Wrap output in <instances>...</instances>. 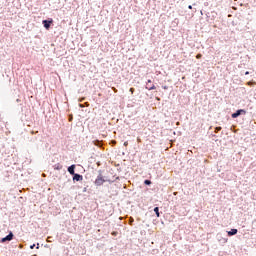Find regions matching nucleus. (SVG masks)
<instances>
[{
  "label": "nucleus",
  "mask_w": 256,
  "mask_h": 256,
  "mask_svg": "<svg viewBox=\"0 0 256 256\" xmlns=\"http://www.w3.org/2000/svg\"><path fill=\"white\" fill-rule=\"evenodd\" d=\"M14 237H15V234H13V231H10L5 237L0 239V243H9L13 241Z\"/></svg>",
  "instance_id": "3"
},
{
  "label": "nucleus",
  "mask_w": 256,
  "mask_h": 256,
  "mask_svg": "<svg viewBox=\"0 0 256 256\" xmlns=\"http://www.w3.org/2000/svg\"><path fill=\"white\" fill-rule=\"evenodd\" d=\"M152 183L153 182L150 179H145L144 180V185H146V186L152 185Z\"/></svg>",
  "instance_id": "11"
},
{
  "label": "nucleus",
  "mask_w": 256,
  "mask_h": 256,
  "mask_svg": "<svg viewBox=\"0 0 256 256\" xmlns=\"http://www.w3.org/2000/svg\"><path fill=\"white\" fill-rule=\"evenodd\" d=\"M127 145H129V142H124V147H127Z\"/></svg>",
  "instance_id": "21"
},
{
  "label": "nucleus",
  "mask_w": 256,
  "mask_h": 256,
  "mask_svg": "<svg viewBox=\"0 0 256 256\" xmlns=\"http://www.w3.org/2000/svg\"><path fill=\"white\" fill-rule=\"evenodd\" d=\"M105 176H103V171L99 170L98 175L94 181L95 187H101L105 183Z\"/></svg>",
  "instance_id": "1"
},
{
  "label": "nucleus",
  "mask_w": 256,
  "mask_h": 256,
  "mask_svg": "<svg viewBox=\"0 0 256 256\" xmlns=\"http://www.w3.org/2000/svg\"><path fill=\"white\" fill-rule=\"evenodd\" d=\"M241 115H247V110L245 109H238L234 113L231 114L232 119H237L241 117Z\"/></svg>",
  "instance_id": "4"
},
{
  "label": "nucleus",
  "mask_w": 256,
  "mask_h": 256,
  "mask_svg": "<svg viewBox=\"0 0 256 256\" xmlns=\"http://www.w3.org/2000/svg\"><path fill=\"white\" fill-rule=\"evenodd\" d=\"M162 88L167 90V89H169V86H162Z\"/></svg>",
  "instance_id": "20"
},
{
  "label": "nucleus",
  "mask_w": 256,
  "mask_h": 256,
  "mask_svg": "<svg viewBox=\"0 0 256 256\" xmlns=\"http://www.w3.org/2000/svg\"><path fill=\"white\" fill-rule=\"evenodd\" d=\"M150 83H152V81L149 79L146 83V89H148V91H155V89H157V87L155 86V84H152L151 86L149 85Z\"/></svg>",
  "instance_id": "7"
},
{
  "label": "nucleus",
  "mask_w": 256,
  "mask_h": 256,
  "mask_svg": "<svg viewBox=\"0 0 256 256\" xmlns=\"http://www.w3.org/2000/svg\"><path fill=\"white\" fill-rule=\"evenodd\" d=\"M188 9H193V6H192V5H189V6H188Z\"/></svg>",
  "instance_id": "24"
},
{
  "label": "nucleus",
  "mask_w": 256,
  "mask_h": 256,
  "mask_svg": "<svg viewBox=\"0 0 256 256\" xmlns=\"http://www.w3.org/2000/svg\"><path fill=\"white\" fill-rule=\"evenodd\" d=\"M35 247H36L35 244L30 245V249H35Z\"/></svg>",
  "instance_id": "18"
},
{
  "label": "nucleus",
  "mask_w": 256,
  "mask_h": 256,
  "mask_svg": "<svg viewBox=\"0 0 256 256\" xmlns=\"http://www.w3.org/2000/svg\"><path fill=\"white\" fill-rule=\"evenodd\" d=\"M75 169H77V165L72 164V165L68 166L67 171L70 175H75V173H76Z\"/></svg>",
  "instance_id": "6"
},
{
  "label": "nucleus",
  "mask_w": 256,
  "mask_h": 256,
  "mask_svg": "<svg viewBox=\"0 0 256 256\" xmlns=\"http://www.w3.org/2000/svg\"><path fill=\"white\" fill-rule=\"evenodd\" d=\"M135 91V88H130V92L133 93Z\"/></svg>",
  "instance_id": "22"
},
{
  "label": "nucleus",
  "mask_w": 256,
  "mask_h": 256,
  "mask_svg": "<svg viewBox=\"0 0 256 256\" xmlns=\"http://www.w3.org/2000/svg\"><path fill=\"white\" fill-rule=\"evenodd\" d=\"M239 233V230L237 228H232L230 231H227L228 237H234V235H237Z\"/></svg>",
  "instance_id": "8"
},
{
  "label": "nucleus",
  "mask_w": 256,
  "mask_h": 256,
  "mask_svg": "<svg viewBox=\"0 0 256 256\" xmlns=\"http://www.w3.org/2000/svg\"><path fill=\"white\" fill-rule=\"evenodd\" d=\"M35 247H36V249H39V247H40L39 243H37Z\"/></svg>",
  "instance_id": "23"
},
{
  "label": "nucleus",
  "mask_w": 256,
  "mask_h": 256,
  "mask_svg": "<svg viewBox=\"0 0 256 256\" xmlns=\"http://www.w3.org/2000/svg\"><path fill=\"white\" fill-rule=\"evenodd\" d=\"M221 129H222L221 126L216 127L215 128V133H219V131H221Z\"/></svg>",
  "instance_id": "15"
},
{
  "label": "nucleus",
  "mask_w": 256,
  "mask_h": 256,
  "mask_svg": "<svg viewBox=\"0 0 256 256\" xmlns=\"http://www.w3.org/2000/svg\"><path fill=\"white\" fill-rule=\"evenodd\" d=\"M105 183H109L110 185L115 183L114 180H111V179H105Z\"/></svg>",
  "instance_id": "13"
},
{
  "label": "nucleus",
  "mask_w": 256,
  "mask_h": 256,
  "mask_svg": "<svg viewBox=\"0 0 256 256\" xmlns=\"http://www.w3.org/2000/svg\"><path fill=\"white\" fill-rule=\"evenodd\" d=\"M153 211H154L156 217H161V212H159V207H157V206L154 207Z\"/></svg>",
  "instance_id": "10"
},
{
  "label": "nucleus",
  "mask_w": 256,
  "mask_h": 256,
  "mask_svg": "<svg viewBox=\"0 0 256 256\" xmlns=\"http://www.w3.org/2000/svg\"><path fill=\"white\" fill-rule=\"evenodd\" d=\"M53 167L55 171H61V169H63V165L60 163L55 164Z\"/></svg>",
  "instance_id": "9"
},
{
  "label": "nucleus",
  "mask_w": 256,
  "mask_h": 256,
  "mask_svg": "<svg viewBox=\"0 0 256 256\" xmlns=\"http://www.w3.org/2000/svg\"><path fill=\"white\" fill-rule=\"evenodd\" d=\"M245 75H249V71H246V72H245Z\"/></svg>",
  "instance_id": "25"
},
{
  "label": "nucleus",
  "mask_w": 256,
  "mask_h": 256,
  "mask_svg": "<svg viewBox=\"0 0 256 256\" xmlns=\"http://www.w3.org/2000/svg\"><path fill=\"white\" fill-rule=\"evenodd\" d=\"M128 223H129V225H133V223H135V219L133 217H130L128 219Z\"/></svg>",
  "instance_id": "12"
},
{
  "label": "nucleus",
  "mask_w": 256,
  "mask_h": 256,
  "mask_svg": "<svg viewBox=\"0 0 256 256\" xmlns=\"http://www.w3.org/2000/svg\"><path fill=\"white\" fill-rule=\"evenodd\" d=\"M83 193H87V187L83 188Z\"/></svg>",
  "instance_id": "19"
},
{
  "label": "nucleus",
  "mask_w": 256,
  "mask_h": 256,
  "mask_svg": "<svg viewBox=\"0 0 256 256\" xmlns=\"http://www.w3.org/2000/svg\"><path fill=\"white\" fill-rule=\"evenodd\" d=\"M68 121L71 123V121H73V114H69L68 115Z\"/></svg>",
  "instance_id": "14"
},
{
  "label": "nucleus",
  "mask_w": 256,
  "mask_h": 256,
  "mask_svg": "<svg viewBox=\"0 0 256 256\" xmlns=\"http://www.w3.org/2000/svg\"><path fill=\"white\" fill-rule=\"evenodd\" d=\"M105 179H109V178H107V176H105Z\"/></svg>",
  "instance_id": "26"
},
{
  "label": "nucleus",
  "mask_w": 256,
  "mask_h": 256,
  "mask_svg": "<svg viewBox=\"0 0 256 256\" xmlns=\"http://www.w3.org/2000/svg\"><path fill=\"white\" fill-rule=\"evenodd\" d=\"M116 181H121V178L119 176H117L114 180V183H116Z\"/></svg>",
  "instance_id": "17"
},
{
  "label": "nucleus",
  "mask_w": 256,
  "mask_h": 256,
  "mask_svg": "<svg viewBox=\"0 0 256 256\" xmlns=\"http://www.w3.org/2000/svg\"><path fill=\"white\" fill-rule=\"evenodd\" d=\"M111 235H113V237H117V235H119V232L113 231V232L111 233Z\"/></svg>",
  "instance_id": "16"
},
{
  "label": "nucleus",
  "mask_w": 256,
  "mask_h": 256,
  "mask_svg": "<svg viewBox=\"0 0 256 256\" xmlns=\"http://www.w3.org/2000/svg\"><path fill=\"white\" fill-rule=\"evenodd\" d=\"M53 23H55L53 18H48V19L42 20V25H43L44 29H46V31H49V29H51V27H53V25H54Z\"/></svg>",
  "instance_id": "2"
},
{
  "label": "nucleus",
  "mask_w": 256,
  "mask_h": 256,
  "mask_svg": "<svg viewBox=\"0 0 256 256\" xmlns=\"http://www.w3.org/2000/svg\"><path fill=\"white\" fill-rule=\"evenodd\" d=\"M72 180H73V183L81 182L83 181V175L79 173H75L74 175H72Z\"/></svg>",
  "instance_id": "5"
}]
</instances>
